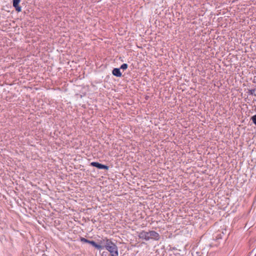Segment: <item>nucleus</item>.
Here are the masks:
<instances>
[{
	"mask_svg": "<svg viewBox=\"0 0 256 256\" xmlns=\"http://www.w3.org/2000/svg\"><path fill=\"white\" fill-rule=\"evenodd\" d=\"M105 248L110 252V256H118V248L116 244L110 240H104L103 244H97V249Z\"/></svg>",
	"mask_w": 256,
	"mask_h": 256,
	"instance_id": "1",
	"label": "nucleus"
},
{
	"mask_svg": "<svg viewBox=\"0 0 256 256\" xmlns=\"http://www.w3.org/2000/svg\"><path fill=\"white\" fill-rule=\"evenodd\" d=\"M140 238L148 240L150 239L154 240H158L160 238L159 234L155 231L145 232L142 231L138 234Z\"/></svg>",
	"mask_w": 256,
	"mask_h": 256,
	"instance_id": "2",
	"label": "nucleus"
},
{
	"mask_svg": "<svg viewBox=\"0 0 256 256\" xmlns=\"http://www.w3.org/2000/svg\"><path fill=\"white\" fill-rule=\"evenodd\" d=\"M21 0H12V6L15 8L16 11L20 12L22 11L21 6H19V3Z\"/></svg>",
	"mask_w": 256,
	"mask_h": 256,
	"instance_id": "3",
	"label": "nucleus"
},
{
	"mask_svg": "<svg viewBox=\"0 0 256 256\" xmlns=\"http://www.w3.org/2000/svg\"><path fill=\"white\" fill-rule=\"evenodd\" d=\"M80 241L82 242L88 243L92 244L94 247L96 248V242L93 240H88L84 238H80Z\"/></svg>",
	"mask_w": 256,
	"mask_h": 256,
	"instance_id": "4",
	"label": "nucleus"
},
{
	"mask_svg": "<svg viewBox=\"0 0 256 256\" xmlns=\"http://www.w3.org/2000/svg\"><path fill=\"white\" fill-rule=\"evenodd\" d=\"M112 74L114 76L117 77H120L122 76V73L120 72V68H114L112 71Z\"/></svg>",
	"mask_w": 256,
	"mask_h": 256,
	"instance_id": "5",
	"label": "nucleus"
},
{
	"mask_svg": "<svg viewBox=\"0 0 256 256\" xmlns=\"http://www.w3.org/2000/svg\"><path fill=\"white\" fill-rule=\"evenodd\" d=\"M97 168L103 169L106 172L108 170V166L106 165L102 164H101L97 162Z\"/></svg>",
	"mask_w": 256,
	"mask_h": 256,
	"instance_id": "6",
	"label": "nucleus"
},
{
	"mask_svg": "<svg viewBox=\"0 0 256 256\" xmlns=\"http://www.w3.org/2000/svg\"><path fill=\"white\" fill-rule=\"evenodd\" d=\"M255 91H256L255 89L249 90L248 92V93L250 95H254V96H256V94H254Z\"/></svg>",
	"mask_w": 256,
	"mask_h": 256,
	"instance_id": "7",
	"label": "nucleus"
},
{
	"mask_svg": "<svg viewBox=\"0 0 256 256\" xmlns=\"http://www.w3.org/2000/svg\"><path fill=\"white\" fill-rule=\"evenodd\" d=\"M128 64H123L120 66V68L122 70H126L128 68Z\"/></svg>",
	"mask_w": 256,
	"mask_h": 256,
	"instance_id": "8",
	"label": "nucleus"
},
{
	"mask_svg": "<svg viewBox=\"0 0 256 256\" xmlns=\"http://www.w3.org/2000/svg\"><path fill=\"white\" fill-rule=\"evenodd\" d=\"M251 119L252 121V122H254V124L256 125V115H254L253 116L252 118H251Z\"/></svg>",
	"mask_w": 256,
	"mask_h": 256,
	"instance_id": "9",
	"label": "nucleus"
},
{
	"mask_svg": "<svg viewBox=\"0 0 256 256\" xmlns=\"http://www.w3.org/2000/svg\"><path fill=\"white\" fill-rule=\"evenodd\" d=\"M91 165L96 167V162H94L91 163Z\"/></svg>",
	"mask_w": 256,
	"mask_h": 256,
	"instance_id": "10",
	"label": "nucleus"
},
{
	"mask_svg": "<svg viewBox=\"0 0 256 256\" xmlns=\"http://www.w3.org/2000/svg\"><path fill=\"white\" fill-rule=\"evenodd\" d=\"M104 256V252L102 254V256Z\"/></svg>",
	"mask_w": 256,
	"mask_h": 256,
	"instance_id": "11",
	"label": "nucleus"
},
{
	"mask_svg": "<svg viewBox=\"0 0 256 256\" xmlns=\"http://www.w3.org/2000/svg\"><path fill=\"white\" fill-rule=\"evenodd\" d=\"M255 110L256 111V108Z\"/></svg>",
	"mask_w": 256,
	"mask_h": 256,
	"instance_id": "12",
	"label": "nucleus"
}]
</instances>
